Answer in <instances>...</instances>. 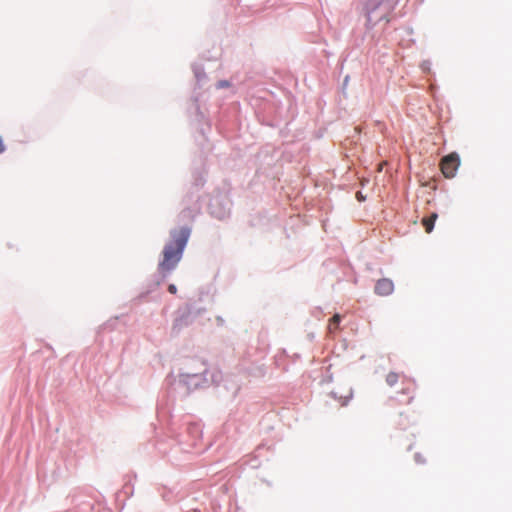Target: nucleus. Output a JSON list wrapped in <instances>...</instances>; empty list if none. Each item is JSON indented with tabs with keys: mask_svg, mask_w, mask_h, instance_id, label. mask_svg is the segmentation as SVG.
Returning <instances> with one entry per match:
<instances>
[{
	"mask_svg": "<svg viewBox=\"0 0 512 512\" xmlns=\"http://www.w3.org/2000/svg\"><path fill=\"white\" fill-rule=\"evenodd\" d=\"M190 236V229L182 227L171 232V241L163 249V259L159 263L162 274L171 272L182 258L184 248Z\"/></svg>",
	"mask_w": 512,
	"mask_h": 512,
	"instance_id": "nucleus-1",
	"label": "nucleus"
},
{
	"mask_svg": "<svg viewBox=\"0 0 512 512\" xmlns=\"http://www.w3.org/2000/svg\"><path fill=\"white\" fill-rule=\"evenodd\" d=\"M441 171L446 178H453L460 165V159L457 153H450L441 161Z\"/></svg>",
	"mask_w": 512,
	"mask_h": 512,
	"instance_id": "nucleus-2",
	"label": "nucleus"
},
{
	"mask_svg": "<svg viewBox=\"0 0 512 512\" xmlns=\"http://www.w3.org/2000/svg\"><path fill=\"white\" fill-rule=\"evenodd\" d=\"M375 293L380 296H388L394 290V284L392 280L388 278L379 279L375 285Z\"/></svg>",
	"mask_w": 512,
	"mask_h": 512,
	"instance_id": "nucleus-3",
	"label": "nucleus"
},
{
	"mask_svg": "<svg viewBox=\"0 0 512 512\" xmlns=\"http://www.w3.org/2000/svg\"><path fill=\"white\" fill-rule=\"evenodd\" d=\"M438 218V214L437 213H432L430 216L428 217H424L422 219V225L425 229V231L427 233H431L433 228H434V224H435V221L436 219Z\"/></svg>",
	"mask_w": 512,
	"mask_h": 512,
	"instance_id": "nucleus-4",
	"label": "nucleus"
},
{
	"mask_svg": "<svg viewBox=\"0 0 512 512\" xmlns=\"http://www.w3.org/2000/svg\"><path fill=\"white\" fill-rule=\"evenodd\" d=\"M340 321H341V316L339 314H335L329 320L328 330H329L330 333H333V332H335L338 329Z\"/></svg>",
	"mask_w": 512,
	"mask_h": 512,
	"instance_id": "nucleus-5",
	"label": "nucleus"
},
{
	"mask_svg": "<svg viewBox=\"0 0 512 512\" xmlns=\"http://www.w3.org/2000/svg\"><path fill=\"white\" fill-rule=\"evenodd\" d=\"M399 380V375L395 372H390L386 377V382L389 386H394Z\"/></svg>",
	"mask_w": 512,
	"mask_h": 512,
	"instance_id": "nucleus-6",
	"label": "nucleus"
},
{
	"mask_svg": "<svg viewBox=\"0 0 512 512\" xmlns=\"http://www.w3.org/2000/svg\"><path fill=\"white\" fill-rule=\"evenodd\" d=\"M413 386H414V383L410 380H407L406 387L403 389V391L406 393H410Z\"/></svg>",
	"mask_w": 512,
	"mask_h": 512,
	"instance_id": "nucleus-7",
	"label": "nucleus"
},
{
	"mask_svg": "<svg viewBox=\"0 0 512 512\" xmlns=\"http://www.w3.org/2000/svg\"><path fill=\"white\" fill-rule=\"evenodd\" d=\"M184 324V322H182L181 319H176L175 322H174V325H173V328H177V329H180L181 326Z\"/></svg>",
	"mask_w": 512,
	"mask_h": 512,
	"instance_id": "nucleus-8",
	"label": "nucleus"
},
{
	"mask_svg": "<svg viewBox=\"0 0 512 512\" xmlns=\"http://www.w3.org/2000/svg\"><path fill=\"white\" fill-rule=\"evenodd\" d=\"M168 291L171 293V294H176L177 293V287L174 285V284H170L168 286Z\"/></svg>",
	"mask_w": 512,
	"mask_h": 512,
	"instance_id": "nucleus-9",
	"label": "nucleus"
},
{
	"mask_svg": "<svg viewBox=\"0 0 512 512\" xmlns=\"http://www.w3.org/2000/svg\"><path fill=\"white\" fill-rule=\"evenodd\" d=\"M415 460H416L417 462H419V463H423V462H424V459H422V458L420 457V455H418V454H417V455H415Z\"/></svg>",
	"mask_w": 512,
	"mask_h": 512,
	"instance_id": "nucleus-10",
	"label": "nucleus"
},
{
	"mask_svg": "<svg viewBox=\"0 0 512 512\" xmlns=\"http://www.w3.org/2000/svg\"><path fill=\"white\" fill-rule=\"evenodd\" d=\"M226 86H228V82H226V81H221L218 84V87H226Z\"/></svg>",
	"mask_w": 512,
	"mask_h": 512,
	"instance_id": "nucleus-11",
	"label": "nucleus"
}]
</instances>
